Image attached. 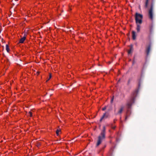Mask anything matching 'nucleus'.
Here are the masks:
<instances>
[{"mask_svg": "<svg viewBox=\"0 0 156 156\" xmlns=\"http://www.w3.org/2000/svg\"><path fill=\"white\" fill-rule=\"evenodd\" d=\"M138 93L137 90L133 92L132 94L131 98L127 102L126 106L128 109L130 108L132 105L134 103V99L136 97ZM130 113V111L129 109H128L126 113V115L125 117V120H126L127 117H128L129 114Z\"/></svg>", "mask_w": 156, "mask_h": 156, "instance_id": "f257e3e1", "label": "nucleus"}, {"mask_svg": "<svg viewBox=\"0 0 156 156\" xmlns=\"http://www.w3.org/2000/svg\"><path fill=\"white\" fill-rule=\"evenodd\" d=\"M105 126H103V130L102 131L101 134L98 137V139L96 144V146H98L101 143L105 137Z\"/></svg>", "mask_w": 156, "mask_h": 156, "instance_id": "f03ea898", "label": "nucleus"}, {"mask_svg": "<svg viewBox=\"0 0 156 156\" xmlns=\"http://www.w3.org/2000/svg\"><path fill=\"white\" fill-rule=\"evenodd\" d=\"M136 24H142L143 16L141 14L136 12L135 15Z\"/></svg>", "mask_w": 156, "mask_h": 156, "instance_id": "7ed1b4c3", "label": "nucleus"}, {"mask_svg": "<svg viewBox=\"0 0 156 156\" xmlns=\"http://www.w3.org/2000/svg\"><path fill=\"white\" fill-rule=\"evenodd\" d=\"M148 15L149 18L151 20H152L153 16V9L152 5H151V7L149 10Z\"/></svg>", "mask_w": 156, "mask_h": 156, "instance_id": "20e7f679", "label": "nucleus"}, {"mask_svg": "<svg viewBox=\"0 0 156 156\" xmlns=\"http://www.w3.org/2000/svg\"><path fill=\"white\" fill-rule=\"evenodd\" d=\"M124 107L123 105H121L118 108L117 112L115 113V115H120L121 114L124 109Z\"/></svg>", "mask_w": 156, "mask_h": 156, "instance_id": "39448f33", "label": "nucleus"}, {"mask_svg": "<svg viewBox=\"0 0 156 156\" xmlns=\"http://www.w3.org/2000/svg\"><path fill=\"white\" fill-rule=\"evenodd\" d=\"M108 116V114L107 113H105L102 116V117H101L100 121H101L102 120L104 119H106L107 118Z\"/></svg>", "mask_w": 156, "mask_h": 156, "instance_id": "423d86ee", "label": "nucleus"}, {"mask_svg": "<svg viewBox=\"0 0 156 156\" xmlns=\"http://www.w3.org/2000/svg\"><path fill=\"white\" fill-rule=\"evenodd\" d=\"M141 24H139V23L136 24V29L137 30V33L140 32V28H141V26H140V25Z\"/></svg>", "mask_w": 156, "mask_h": 156, "instance_id": "0eeeda50", "label": "nucleus"}, {"mask_svg": "<svg viewBox=\"0 0 156 156\" xmlns=\"http://www.w3.org/2000/svg\"><path fill=\"white\" fill-rule=\"evenodd\" d=\"M26 36L25 35L24 36L21 38L19 41V43H23L26 39Z\"/></svg>", "mask_w": 156, "mask_h": 156, "instance_id": "6e6552de", "label": "nucleus"}, {"mask_svg": "<svg viewBox=\"0 0 156 156\" xmlns=\"http://www.w3.org/2000/svg\"><path fill=\"white\" fill-rule=\"evenodd\" d=\"M151 49V45H149L146 48V52L147 55H148L149 54Z\"/></svg>", "mask_w": 156, "mask_h": 156, "instance_id": "1a4fd4ad", "label": "nucleus"}, {"mask_svg": "<svg viewBox=\"0 0 156 156\" xmlns=\"http://www.w3.org/2000/svg\"><path fill=\"white\" fill-rule=\"evenodd\" d=\"M132 39L133 40H134L136 39V33L134 31H132Z\"/></svg>", "mask_w": 156, "mask_h": 156, "instance_id": "9d476101", "label": "nucleus"}, {"mask_svg": "<svg viewBox=\"0 0 156 156\" xmlns=\"http://www.w3.org/2000/svg\"><path fill=\"white\" fill-rule=\"evenodd\" d=\"M6 50L8 52H9L10 51V49L9 48V46L7 44L6 45Z\"/></svg>", "mask_w": 156, "mask_h": 156, "instance_id": "9b49d317", "label": "nucleus"}, {"mask_svg": "<svg viewBox=\"0 0 156 156\" xmlns=\"http://www.w3.org/2000/svg\"><path fill=\"white\" fill-rule=\"evenodd\" d=\"M149 0H146L145 2V8H147L148 5Z\"/></svg>", "mask_w": 156, "mask_h": 156, "instance_id": "f8f14e48", "label": "nucleus"}, {"mask_svg": "<svg viewBox=\"0 0 156 156\" xmlns=\"http://www.w3.org/2000/svg\"><path fill=\"white\" fill-rule=\"evenodd\" d=\"M51 77V74L49 73V77L48 79L46 81V82H47Z\"/></svg>", "mask_w": 156, "mask_h": 156, "instance_id": "ddd939ff", "label": "nucleus"}, {"mask_svg": "<svg viewBox=\"0 0 156 156\" xmlns=\"http://www.w3.org/2000/svg\"><path fill=\"white\" fill-rule=\"evenodd\" d=\"M60 132V130L58 129H57L56 131V133L57 135H58L59 134V133Z\"/></svg>", "mask_w": 156, "mask_h": 156, "instance_id": "4468645a", "label": "nucleus"}, {"mask_svg": "<svg viewBox=\"0 0 156 156\" xmlns=\"http://www.w3.org/2000/svg\"><path fill=\"white\" fill-rule=\"evenodd\" d=\"M28 114H29V115L30 116V117H32V113L31 112H29L28 113Z\"/></svg>", "mask_w": 156, "mask_h": 156, "instance_id": "2eb2a0df", "label": "nucleus"}, {"mask_svg": "<svg viewBox=\"0 0 156 156\" xmlns=\"http://www.w3.org/2000/svg\"><path fill=\"white\" fill-rule=\"evenodd\" d=\"M114 96H113L112 98L111 101V103H112L113 100H114Z\"/></svg>", "mask_w": 156, "mask_h": 156, "instance_id": "dca6fc26", "label": "nucleus"}, {"mask_svg": "<svg viewBox=\"0 0 156 156\" xmlns=\"http://www.w3.org/2000/svg\"><path fill=\"white\" fill-rule=\"evenodd\" d=\"M106 108H107L106 106H105V107L102 108V110L103 111H104L106 109Z\"/></svg>", "mask_w": 156, "mask_h": 156, "instance_id": "f3484780", "label": "nucleus"}, {"mask_svg": "<svg viewBox=\"0 0 156 156\" xmlns=\"http://www.w3.org/2000/svg\"><path fill=\"white\" fill-rule=\"evenodd\" d=\"M132 51L131 50H129L128 51V53L129 54H130L132 53Z\"/></svg>", "mask_w": 156, "mask_h": 156, "instance_id": "a211bd4d", "label": "nucleus"}, {"mask_svg": "<svg viewBox=\"0 0 156 156\" xmlns=\"http://www.w3.org/2000/svg\"><path fill=\"white\" fill-rule=\"evenodd\" d=\"M133 49L132 46H131L129 50H131L132 51Z\"/></svg>", "mask_w": 156, "mask_h": 156, "instance_id": "6ab92c4d", "label": "nucleus"}, {"mask_svg": "<svg viewBox=\"0 0 156 156\" xmlns=\"http://www.w3.org/2000/svg\"><path fill=\"white\" fill-rule=\"evenodd\" d=\"M133 49L132 46H131L129 50H131L132 51Z\"/></svg>", "mask_w": 156, "mask_h": 156, "instance_id": "aec40b11", "label": "nucleus"}, {"mask_svg": "<svg viewBox=\"0 0 156 156\" xmlns=\"http://www.w3.org/2000/svg\"><path fill=\"white\" fill-rule=\"evenodd\" d=\"M40 72H37L36 73V74L37 76L39 74Z\"/></svg>", "mask_w": 156, "mask_h": 156, "instance_id": "412c9836", "label": "nucleus"}, {"mask_svg": "<svg viewBox=\"0 0 156 156\" xmlns=\"http://www.w3.org/2000/svg\"><path fill=\"white\" fill-rule=\"evenodd\" d=\"M112 129H115V126H114V127H112Z\"/></svg>", "mask_w": 156, "mask_h": 156, "instance_id": "4be33fe9", "label": "nucleus"}, {"mask_svg": "<svg viewBox=\"0 0 156 156\" xmlns=\"http://www.w3.org/2000/svg\"><path fill=\"white\" fill-rule=\"evenodd\" d=\"M3 39H2V40L3 41Z\"/></svg>", "mask_w": 156, "mask_h": 156, "instance_id": "5701e85b", "label": "nucleus"}, {"mask_svg": "<svg viewBox=\"0 0 156 156\" xmlns=\"http://www.w3.org/2000/svg\"><path fill=\"white\" fill-rule=\"evenodd\" d=\"M153 0H152V1H153Z\"/></svg>", "mask_w": 156, "mask_h": 156, "instance_id": "b1692460", "label": "nucleus"}]
</instances>
